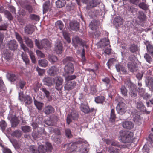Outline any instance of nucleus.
I'll return each mask as SVG.
<instances>
[{
    "instance_id": "obj_5",
    "label": "nucleus",
    "mask_w": 153,
    "mask_h": 153,
    "mask_svg": "<svg viewBox=\"0 0 153 153\" xmlns=\"http://www.w3.org/2000/svg\"><path fill=\"white\" fill-rule=\"evenodd\" d=\"M116 107L117 111L118 114L122 115L124 114L126 111V104L121 100L119 101Z\"/></svg>"
},
{
    "instance_id": "obj_46",
    "label": "nucleus",
    "mask_w": 153,
    "mask_h": 153,
    "mask_svg": "<svg viewBox=\"0 0 153 153\" xmlns=\"http://www.w3.org/2000/svg\"><path fill=\"white\" fill-rule=\"evenodd\" d=\"M22 135V133L20 130H16L12 134V136L13 137H15L16 138H20Z\"/></svg>"
},
{
    "instance_id": "obj_45",
    "label": "nucleus",
    "mask_w": 153,
    "mask_h": 153,
    "mask_svg": "<svg viewBox=\"0 0 153 153\" xmlns=\"http://www.w3.org/2000/svg\"><path fill=\"white\" fill-rule=\"evenodd\" d=\"M62 62L64 64L67 63H70V62H74V59L71 56H67L62 60Z\"/></svg>"
},
{
    "instance_id": "obj_41",
    "label": "nucleus",
    "mask_w": 153,
    "mask_h": 153,
    "mask_svg": "<svg viewBox=\"0 0 153 153\" xmlns=\"http://www.w3.org/2000/svg\"><path fill=\"white\" fill-rule=\"evenodd\" d=\"M21 129L24 133H29L31 131V127L27 125L22 126Z\"/></svg>"
},
{
    "instance_id": "obj_22",
    "label": "nucleus",
    "mask_w": 153,
    "mask_h": 153,
    "mask_svg": "<svg viewBox=\"0 0 153 153\" xmlns=\"http://www.w3.org/2000/svg\"><path fill=\"white\" fill-rule=\"evenodd\" d=\"M70 26L71 29L76 31L78 30L79 28V23L76 21H73L71 22L70 24Z\"/></svg>"
},
{
    "instance_id": "obj_50",
    "label": "nucleus",
    "mask_w": 153,
    "mask_h": 153,
    "mask_svg": "<svg viewBox=\"0 0 153 153\" xmlns=\"http://www.w3.org/2000/svg\"><path fill=\"white\" fill-rule=\"evenodd\" d=\"M29 149L32 153H40L38 148L37 149L35 146H30Z\"/></svg>"
},
{
    "instance_id": "obj_52",
    "label": "nucleus",
    "mask_w": 153,
    "mask_h": 153,
    "mask_svg": "<svg viewBox=\"0 0 153 153\" xmlns=\"http://www.w3.org/2000/svg\"><path fill=\"white\" fill-rule=\"evenodd\" d=\"M110 115V121L111 122H114L116 118V115L115 114V110L114 109H111Z\"/></svg>"
},
{
    "instance_id": "obj_40",
    "label": "nucleus",
    "mask_w": 153,
    "mask_h": 153,
    "mask_svg": "<svg viewBox=\"0 0 153 153\" xmlns=\"http://www.w3.org/2000/svg\"><path fill=\"white\" fill-rule=\"evenodd\" d=\"M137 6H138V7L144 10H146L148 9V6L144 2H141V1H140L138 3V5Z\"/></svg>"
},
{
    "instance_id": "obj_21",
    "label": "nucleus",
    "mask_w": 153,
    "mask_h": 153,
    "mask_svg": "<svg viewBox=\"0 0 153 153\" xmlns=\"http://www.w3.org/2000/svg\"><path fill=\"white\" fill-rule=\"evenodd\" d=\"M146 47L147 51L148 53L151 54L153 57V46L151 43L148 41H146L145 42Z\"/></svg>"
},
{
    "instance_id": "obj_6",
    "label": "nucleus",
    "mask_w": 153,
    "mask_h": 153,
    "mask_svg": "<svg viewBox=\"0 0 153 153\" xmlns=\"http://www.w3.org/2000/svg\"><path fill=\"white\" fill-rule=\"evenodd\" d=\"M38 149L40 153H45L47 151H51L52 145L50 143H47L46 145H41L39 146Z\"/></svg>"
},
{
    "instance_id": "obj_13",
    "label": "nucleus",
    "mask_w": 153,
    "mask_h": 153,
    "mask_svg": "<svg viewBox=\"0 0 153 153\" xmlns=\"http://www.w3.org/2000/svg\"><path fill=\"white\" fill-rule=\"evenodd\" d=\"M21 95L22 98L24 99V102L25 103V104L28 105L32 103V99L30 96L27 95L25 97H24L22 93H19V99L20 100H21Z\"/></svg>"
},
{
    "instance_id": "obj_30",
    "label": "nucleus",
    "mask_w": 153,
    "mask_h": 153,
    "mask_svg": "<svg viewBox=\"0 0 153 153\" xmlns=\"http://www.w3.org/2000/svg\"><path fill=\"white\" fill-rule=\"evenodd\" d=\"M43 14L46 13L48 10H50L51 6L50 1H46L43 4Z\"/></svg>"
},
{
    "instance_id": "obj_47",
    "label": "nucleus",
    "mask_w": 153,
    "mask_h": 153,
    "mask_svg": "<svg viewBox=\"0 0 153 153\" xmlns=\"http://www.w3.org/2000/svg\"><path fill=\"white\" fill-rule=\"evenodd\" d=\"M77 76L75 75H68L65 77V80L68 82H73L72 80L76 79Z\"/></svg>"
},
{
    "instance_id": "obj_24",
    "label": "nucleus",
    "mask_w": 153,
    "mask_h": 153,
    "mask_svg": "<svg viewBox=\"0 0 153 153\" xmlns=\"http://www.w3.org/2000/svg\"><path fill=\"white\" fill-rule=\"evenodd\" d=\"M54 109L51 105H48L45 107L43 109V111L46 115H49L54 113Z\"/></svg>"
},
{
    "instance_id": "obj_15",
    "label": "nucleus",
    "mask_w": 153,
    "mask_h": 153,
    "mask_svg": "<svg viewBox=\"0 0 153 153\" xmlns=\"http://www.w3.org/2000/svg\"><path fill=\"white\" fill-rule=\"evenodd\" d=\"M47 72L49 75L54 76L57 74L59 72V70L55 66H53L49 68Z\"/></svg>"
},
{
    "instance_id": "obj_32",
    "label": "nucleus",
    "mask_w": 153,
    "mask_h": 153,
    "mask_svg": "<svg viewBox=\"0 0 153 153\" xmlns=\"http://www.w3.org/2000/svg\"><path fill=\"white\" fill-rule=\"evenodd\" d=\"M146 15L142 11H138L137 15V18L140 22H143L146 19Z\"/></svg>"
},
{
    "instance_id": "obj_26",
    "label": "nucleus",
    "mask_w": 153,
    "mask_h": 153,
    "mask_svg": "<svg viewBox=\"0 0 153 153\" xmlns=\"http://www.w3.org/2000/svg\"><path fill=\"white\" fill-rule=\"evenodd\" d=\"M23 39L24 42H25L27 45L30 48L33 47V43L32 39L29 37L27 36H24Z\"/></svg>"
},
{
    "instance_id": "obj_44",
    "label": "nucleus",
    "mask_w": 153,
    "mask_h": 153,
    "mask_svg": "<svg viewBox=\"0 0 153 153\" xmlns=\"http://www.w3.org/2000/svg\"><path fill=\"white\" fill-rule=\"evenodd\" d=\"M145 81L147 86H151L153 84V79L151 76H146Z\"/></svg>"
},
{
    "instance_id": "obj_37",
    "label": "nucleus",
    "mask_w": 153,
    "mask_h": 153,
    "mask_svg": "<svg viewBox=\"0 0 153 153\" xmlns=\"http://www.w3.org/2000/svg\"><path fill=\"white\" fill-rule=\"evenodd\" d=\"M66 4V1L65 0H58L56 2V6L57 8H61L64 6Z\"/></svg>"
},
{
    "instance_id": "obj_64",
    "label": "nucleus",
    "mask_w": 153,
    "mask_h": 153,
    "mask_svg": "<svg viewBox=\"0 0 153 153\" xmlns=\"http://www.w3.org/2000/svg\"><path fill=\"white\" fill-rule=\"evenodd\" d=\"M16 37L19 43H22L23 39L20 35L17 32H15Z\"/></svg>"
},
{
    "instance_id": "obj_1",
    "label": "nucleus",
    "mask_w": 153,
    "mask_h": 153,
    "mask_svg": "<svg viewBox=\"0 0 153 153\" xmlns=\"http://www.w3.org/2000/svg\"><path fill=\"white\" fill-rule=\"evenodd\" d=\"M133 133L129 131H122L120 133L119 138L122 142L124 143H130L132 141Z\"/></svg>"
},
{
    "instance_id": "obj_19",
    "label": "nucleus",
    "mask_w": 153,
    "mask_h": 153,
    "mask_svg": "<svg viewBox=\"0 0 153 153\" xmlns=\"http://www.w3.org/2000/svg\"><path fill=\"white\" fill-rule=\"evenodd\" d=\"M122 123L123 127L126 129H131L134 127V123L131 121H126L123 122Z\"/></svg>"
},
{
    "instance_id": "obj_28",
    "label": "nucleus",
    "mask_w": 153,
    "mask_h": 153,
    "mask_svg": "<svg viewBox=\"0 0 153 153\" xmlns=\"http://www.w3.org/2000/svg\"><path fill=\"white\" fill-rule=\"evenodd\" d=\"M128 49L130 52L134 53L137 52L139 48L137 45L133 43L129 45Z\"/></svg>"
},
{
    "instance_id": "obj_31",
    "label": "nucleus",
    "mask_w": 153,
    "mask_h": 153,
    "mask_svg": "<svg viewBox=\"0 0 153 153\" xmlns=\"http://www.w3.org/2000/svg\"><path fill=\"white\" fill-rule=\"evenodd\" d=\"M41 90L43 92L46 97L49 100L51 101L52 100V97L50 96V93L47 89L43 87L41 88Z\"/></svg>"
},
{
    "instance_id": "obj_33",
    "label": "nucleus",
    "mask_w": 153,
    "mask_h": 153,
    "mask_svg": "<svg viewBox=\"0 0 153 153\" xmlns=\"http://www.w3.org/2000/svg\"><path fill=\"white\" fill-rule=\"evenodd\" d=\"M105 99V97L104 96L100 95L95 97V101L97 103L102 104Z\"/></svg>"
},
{
    "instance_id": "obj_39",
    "label": "nucleus",
    "mask_w": 153,
    "mask_h": 153,
    "mask_svg": "<svg viewBox=\"0 0 153 153\" xmlns=\"http://www.w3.org/2000/svg\"><path fill=\"white\" fill-rule=\"evenodd\" d=\"M136 107L137 108L141 111H146V108L144 106L143 103L141 102H138L136 103Z\"/></svg>"
},
{
    "instance_id": "obj_35",
    "label": "nucleus",
    "mask_w": 153,
    "mask_h": 153,
    "mask_svg": "<svg viewBox=\"0 0 153 153\" xmlns=\"http://www.w3.org/2000/svg\"><path fill=\"white\" fill-rule=\"evenodd\" d=\"M7 78L10 82H14L18 79V76L13 73H10L8 74Z\"/></svg>"
},
{
    "instance_id": "obj_36",
    "label": "nucleus",
    "mask_w": 153,
    "mask_h": 153,
    "mask_svg": "<svg viewBox=\"0 0 153 153\" xmlns=\"http://www.w3.org/2000/svg\"><path fill=\"white\" fill-rule=\"evenodd\" d=\"M12 55L13 53H11V51H10L8 50H6V51L4 52V57L8 61L11 58Z\"/></svg>"
},
{
    "instance_id": "obj_51",
    "label": "nucleus",
    "mask_w": 153,
    "mask_h": 153,
    "mask_svg": "<svg viewBox=\"0 0 153 153\" xmlns=\"http://www.w3.org/2000/svg\"><path fill=\"white\" fill-rule=\"evenodd\" d=\"M39 65L42 67H46L48 63V61L45 59L40 60L38 61Z\"/></svg>"
},
{
    "instance_id": "obj_49",
    "label": "nucleus",
    "mask_w": 153,
    "mask_h": 153,
    "mask_svg": "<svg viewBox=\"0 0 153 153\" xmlns=\"http://www.w3.org/2000/svg\"><path fill=\"white\" fill-rule=\"evenodd\" d=\"M62 34L64 38L66 40L68 43L71 42V39L69 37V33L65 31H63Z\"/></svg>"
},
{
    "instance_id": "obj_59",
    "label": "nucleus",
    "mask_w": 153,
    "mask_h": 153,
    "mask_svg": "<svg viewBox=\"0 0 153 153\" xmlns=\"http://www.w3.org/2000/svg\"><path fill=\"white\" fill-rule=\"evenodd\" d=\"M65 134L66 136L68 138H71L72 136L71 130L69 128L65 129Z\"/></svg>"
},
{
    "instance_id": "obj_3",
    "label": "nucleus",
    "mask_w": 153,
    "mask_h": 153,
    "mask_svg": "<svg viewBox=\"0 0 153 153\" xmlns=\"http://www.w3.org/2000/svg\"><path fill=\"white\" fill-rule=\"evenodd\" d=\"M36 45L39 49L43 48H46L51 47L50 42L46 39H43L42 40L39 41L37 39L35 40Z\"/></svg>"
},
{
    "instance_id": "obj_12",
    "label": "nucleus",
    "mask_w": 153,
    "mask_h": 153,
    "mask_svg": "<svg viewBox=\"0 0 153 153\" xmlns=\"http://www.w3.org/2000/svg\"><path fill=\"white\" fill-rule=\"evenodd\" d=\"M76 82L75 81H65L64 89L65 90L69 91L73 89L76 85Z\"/></svg>"
},
{
    "instance_id": "obj_10",
    "label": "nucleus",
    "mask_w": 153,
    "mask_h": 153,
    "mask_svg": "<svg viewBox=\"0 0 153 153\" xmlns=\"http://www.w3.org/2000/svg\"><path fill=\"white\" fill-rule=\"evenodd\" d=\"M7 46L10 50L15 51L17 49L18 45L17 42L13 39L11 40L8 42Z\"/></svg>"
},
{
    "instance_id": "obj_27",
    "label": "nucleus",
    "mask_w": 153,
    "mask_h": 153,
    "mask_svg": "<svg viewBox=\"0 0 153 153\" xmlns=\"http://www.w3.org/2000/svg\"><path fill=\"white\" fill-rule=\"evenodd\" d=\"M123 23L122 18L120 16L115 17L114 20V24L116 27H119L122 25Z\"/></svg>"
},
{
    "instance_id": "obj_57",
    "label": "nucleus",
    "mask_w": 153,
    "mask_h": 153,
    "mask_svg": "<svg viewBox=\"0 0 153 153\" xmlns=\"http://www.w3.org/2000/svg\"><path fill=\"white\" fill-rule=\"evenodd\" d=\"M7 126V123L5 121L2 120L0 121V127L2 131L5 130Z\"/></svg>"
},
{
    "instance_id": "obj_25",
    "label": "nucleus",
    "mask_w": 153,
    "mask_h": 153,
    "mask_svg": "<svg viewBox=\"0 0 153 153\" xmlns=\"http://www.w3.org/2000/svg\"><path fill=\"white\" fill-rule=\"evenodd\" d=\"M62 44L60 42H57L56 44L54 50L57 54H60L62 51Z\"/></svg>"
},
{
    "instance_id": "obj_18",
    "label": "nucleus",
    "mask_w": 153,
    "mask_h": 153,
    "mask_svg": "<svg viewBox=\"0 0 153 153\" xmlns=\"http://www.w3.org/2000/svg\"><path fill=\"white\" fill-rule=\"evenodd\" d=\"M34 26L33 25L28 24L26 25L24 28L25 33L27 34H32L34 31Z\"/></svg>"
},
{
    "instance_id": "obj_53",
    "label": "nucleus",
    "mask_w": 153,
    "mask_h": 153,
    "mask_svg": "<svg viewBox=\"0 0 153 153\" xmlns=\"http://www.w3.org/2000/svg\"><path fill=\"white\" fill-rule=\"evenodd\" d=\"M48 57L49 61L52 63L56 62L58 60L57 57L55 56L49 55Z\"/></svg>"
},
{
    "instance_id": "obj_23",
    "label": "nucleus",
    "mask_w": 153,
    "mask_h": 153,
    "mask_svg": "<svg viewBox=\"0 0 153 153\" xmlns=\"http://www.w3.org/2000/svg\"><path fill=\"white\" fill-rule=\"evenodd\" d=\"M115 67L118 72H120L122 74H128V71L126 68L122 65L119 64H116Z\"/></svg>"
},
{
    "instance_id": "obj_48",
    "label": "nucleus",
    "mask_w": 153,
    "mask_h": 153,
    "mask_svg": "<svg viewBox=\"0 0 153 153\" xmlns=\"http://www.w3.org/2000/svg\"><path fill=\"white\" fill-rule=\"evenodd\" d=\"M120 151L119 149L112 146L109 147L108 148V151L110 153H118Z\"/></svg>"
},
{
    "instance_id": "obj_11",
    "label": "nucleus",
    "mask_w": 153,
    "mask_h": 153,
    "mask_svg": "<svg viewBox=\"0 0 153 153\" xmlns=\"http://www.w3.org/2000/svg\"><path fill=\"white\" fill-rule=\"evenodd\" d=\"M65 146H67V151L69 153H73L72 152L75 151H79V150H77L78 147L75 143H71L67 145H65Z\"/></svg>"
},
{
    "instance_id": "obj_55",
    "label": "nucleus",
    "mask_w": 153,
    "mask_h": 153,
    "mask_svg": "<svg viewBox=\"0 0 153 153\" xmlns=\"http://www.w3.org/2000/svg\"><path fill=\"white\" fill-rule=\"evenodd\" d=\"M23 7L28 11L29 13L30 14L32 13L33 9L31 5L30 4L25 5Z\"/></svg>"
},
{
    "instance_id": "obj_63",
    "label": "nucleus",
    "mask_w": 153,
    "mask_h": 153,
    "mask_svg": "<svg viewBox=\"0 0 153 153\" xmlns=\"http://www.w3.org/2000/svg\"><path fill=\"white\" fill-rule=\"evenodd\" d=\"M144 58L149 63H150L152 61V59L151 56L148 53H146L144 55Z\"/></svg>"
},
{
    "instance_id": "obj_54",
    "label": "nucleus",
    "mask_w": 153,
    "mask_h": 153,
    "mask_svg": "<svg viewBox=\"0 0 153 153\" xmlns=\"http://www.w3.org/2000/svg\"><path fill=\"white\" fill-rule=\"evenodd\" d=\"M55 25L57 28L62 30L64 27V25L61 21H58L55 23Z\"/></svg>"
},
{
    "instance_id": "obj_20",
    "label": "nucleus",
    "mask_w": 153,
    "mask_h": 153,
    "mask_svg": "<svg viewBox=\"0 0 153 153\" xmlns=\"http://www.w3.org/2000/svg\"><path fill=\"white\" fill-rule=\"evenodd\" d=\"M44 85L51 86L53 85V80L52 78L48 76L44 77L42 79Z\"/></svg>"
},
{
    "instance_id": "obj_14",
    "label": "nucleus",
    "mask_w": 153,
    "mask_h": 153,
    "mask_svg": "<svg viewBox=\"0 0 153 153\" xmlns=\"http://www.w3.org/2000/svg\"><path fill=\"white\" fill-rule=\"evenodd\" d=\"M100 0H92L87 4L86 8L87 9H90L97 7L100 3Z\"/></svg>"
},
{
    "instance_id": "obj_29",
    "label": "nucleus",
    "mask_w": 153,
    "mask_h": 153,
    "mask_svg": "<svg viewBox=\"0 0 153 153\" xmlns=\"http://www.w3.org/2000/svg\"><path fill=\"white\" fill-rule=\"evenodd\" d=\"M80 109L85 114L89 113L90 108L88 105L83 103H81L80 106Z\"/></svg>"
},
{
    "instance_id": "obj_34",
    "label": "nucleus",
    "mask_w": 153,
    "mask_h": 153,
    "mask_svg": "<svg viewBox=\"0 0 153 153\" xmlns=\"http://www.w3.org/2000/svg\"><path fill=\"white\" fill-rule=\"evenodd\" d=\"M21 56L24 62L26 65L29 64L30 61L28 58V56L23 52H22Z\"/></svg>"
},
{
    "instance_id": "obj_62",
    "label": "nucleus",
    "mask_w": 153,
    "mask_h": 153,
    "mask_svg": "<svg viewBox=\"0 0 153 153\" xmlns=\"http://www.w3.org/2000/svg\"><path fill=\"white\" fill-rule=\"evenodd\" d=\"M29 54L32 62L34 64L35 63H36V60L34 53L32 51H30L29 52Z\"/></svg>"
},
{
    "instance_id": "obj_16",
    "label": "nucleus",
    "mask_w": 153,
    "mask_h": 153,
    "mask_svg": "<svg viewBox=\"0 0 153 153\" xmlns=\"http://www.w3.org/2000/svg\"><path fill=\"white\" fill-rule=\"evenodd\" d=\"M110 43L108 39L104 38L101 40L98 43V45L101 48H104L105 46L109 45Z\"/></svg>"
},
{
    "instance_id": "obj_56",
    "label": "nucleus",
    "mask_w": 153,
    "mask_h": 153,
    "mask_svg": "<svg viewBox=\"0 0 153 153\" xmlns=\"http://www.w3.org/2000/svg\"><path fill=\"white\" fill-rule=\"evenodd\" d=\"M4 14L6 16V18H7L9 20H11L13 19V16L11 13L8 11L7 10H5Z\"/></svg>"
},
{
    "instance_id": "obj_7",
    "label": "nucleus",
    "mask_w": 153,
    "mask_h": 153,
    "mask_svg": "<svg viewBox=\"0 0 153 153\" xmlns=\"http://www.w3.org/2000/svg\"><path fill=\"white\" fill-rule=\"evenodd\" d=\"M63 79L61 77H57L55 82V88L59 91V93L62 92V89L63 88L62 84Z\"/></svg>"
},
{
    "instance_id": "obj_58",
    "label": "nucleus",
    "mask_w": 153,
    "mask_h": 153,
    "mask_svg": "<svg viewBox=\"0 0 153 153\" xmlns=\"http://www.w3.org/2000/svg\"><path fill=\"white\" fill-rule=\"evenodd\" d=\"M30 18L32 20H35L36 21H39L40 19L39 16L36 14H32L30 16Z\"/></svg>"
},
{
    "instance_id": "obj_8",
    "label": "nucleus",
    "mask_w": 153,
    "mask_h": 153,
    "mask_svg": "<svg viewBox=\"0 0 153 153\" xmlns=\"http://www.w3.org/2000/svg\"><path fill=\"white\" fill-rule=\"evenodd\" d=\"M8 118L11 122V127L13 128L16 127L19 125V120L15 115H13L10 113L9 114Z\"/></svg>"
},
{
    "instance_id": "obj_17",
    "label": "nucleus",
    "mask_w": 153,
    "mask_h": 153,
    "mask_svg": "<svg viewBox=\"0 0 153 153\" xmlns=\"http://www.w3.org/2000/svg\"><path fill=\"white\" fill-rule=\"evenodd\" d=\"M127 67L129 71L132 72L137 71L138 69L137 64L134 62H128L127 64Z\"/></svg>"
},
{
    "instance_id": "obj_38",
    "label": "nucleus",
    "mask_w": 153,
    "mask_h": 153,
    "mask_svg": "<svg viewBox=\"0 0 153 153\" xmlns=\"http://www.w3.org/2000/svg\"><path fill=\"white\" fill-rule=\"evenodd\" d=\"M133 120L138 125H139L141 124V120L140 117L137 114L135 115L134 117Z\"/></svg>"
},
{
    "instance_id": "obj_9",
    "label": "nucleus",
    "mask_w": 153,
    "mask_h": 153,
    "mask_svg": "<svg viewBox=\"0 0 153 153\" xmlns=\"http://www.w3.org/2000/svg\"><path fill=\"white\" fill-rule=\"evenodd\" d=\"M64 71L65 74H71L74 71L73 64L71 63H68L64 67Z\"/></svg>"
},
{
    "instance_id": "obj_61",
    "label": "nucleus",
    "mask_w": 153,
    "mask_h": 153,
    "mask_svg": "<svg viewBox=\"0 0 153 153\" xmlns=\"http://www.w3.org/2000/svg\"><path fill=\"white\" fill-rule=\"evenodd\" d=\"M26 84L25 82L23 80L20 79L19 81L18 85L20 88L22 89L24 88Z\"/></svg>"
},
{
    "instance_id": "obj_4",
    "label": "nucleus",
    "mask_w": 153,
    "mask_h": 153,
    "mask_svg": "<svg viewBox=\"0 0 153 153\" xmlns=\"http://www.w3.org/2000/svg\"><path fill=\"white\" fill-rule=\"evenodd\" d=\"M72 44L73 45L75 48H76L78 45L84 47L85 46L86 48L88 46L86 45V42L84 40H82L79 37L75 36L73 37L72 38Z\"/></svg>"
},
{
    "instance_id": "obj_42",
    "label": "nucleus",
    "mask_w": 153,
    "mask_h": 153,
    "mask_svg": "<svg viewBox=\"0 0 153 153\" xmlns=\"http://www.w3.org/2000/svg\"><path fill=\"white\" fill-rule=\"evenodd\" d=\"M33 100L34 104L36 107L39 110H41L42 109V107L43 106V103L36 101L35 97H34Z\"/></svg>"
},
{
    "instance_id": "obj_60",
    "label": "nucleus",
    "mask_w": 153,
    "mask_h": 153,
    "mask_svg": "<svg viewBox=\"0 0 153 153\" xmlns=\"http://www.w3.org/2000/svg\"><path fill=\"white\" fill-rule=\"evenodd\" d=\"M102 81L107 86L110 84V79L108 77H106L105 78L102 79Z\"/></svg>"
},
{
    "instance_id": "obj_2",
    "label": "nucleus",
    "mask_w": 153,
    "mask_h": 153,
    "mask_svg": "<svg viewBox=\"0 0 153 153\" xmlns=\"http://www.w3.org/2000/svg\"><path fill=\"white\" fill-rule=\"evenodd\" d=\"M125 84L129 88V95L132 98H134L137 96L138 90L136 85L131 82L129 80L125 82Z\"/></svg>"
},
{
    "instance_id": "obj_43",
    "label": "nucleus",
    "mask_w": 153,
    "mask_h": 153,
    "mask_svg": "<svg viewBox=\"0 0 153 153\" xmlns=\"http://www.w3.org/2000/svg\"><path fill=\"white\" fill-rule=\"evenodd\" d=\"M121 94L123 96L126 97L127 95L128 91L126 87L124 85H122L120 88Z\"/></svg>"
}]
</instances>
